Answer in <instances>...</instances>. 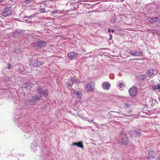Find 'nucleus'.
I'll return each instance as SVG.
<instances>
[{
	"label": "nucleus",
	"mask_w": 160,
	"mask_h": 160,
	"mask_svg": "<svg viewBox=\"0 0 160 160\" xmlns=\"http://www.w3.org/2000/svg\"><path fill=\"white\" fill-rule=\"evenodd\" d=\"M111 31V29H109L108 30V32L109 33Z\"/></svg>",
	"instance_id": "nucleus-37"
},
{
	"label": "nucleus",
	"mask_w": 160,
	"mask_h": 160,
	"mask_svg": "<svg viewBox=\"0 0 160 160\" xmlns=\"http://www.w3.org/2000/svg\"><path fill=\"white\" fill-rule=\"evenodd\" d=\"M132 112L131 110H129L127 112V113H125L124 114V115L125 116H132V115H129V114L131 112Z\"/></svg>",
	"instance_id": "nucleus-23"
},
{
	"label": "nucleus",
	"mask_w": 160,
	"mask_h": 160,
	"mask_svg": "<svg viewBox=\"0 0 160 160\" xmlns=\"http://www.w3.org/2000/svg\"><path fill=\"white\" fill-rule=\"evenodd\" d=\"M129 94L132 96H135L137 94V88L135 86H133L128 90Z\"/></svg>",
	"instance_id": "nucleus-8"
},
{
	"label": "nucleus",
	"mask_w": 160,
	"mask_h": 160,
	"mask_svg": "<svg viewBox=\"0 0 160 160\" xmlns=\"http://www.w3.org/2000/svg\"><path fill=\"white\" fill-rule=\"evenodd\" d=\"M94 83L93 82H90L86 86V89L88 92H92L94 90Z\"/></svg>",
	"instance_id": "nucleus-11"
},
{
	"label": "nucleus",
	"mask_w": 160,
	"mask_h": 160,
	"mask_svg": "<svg viewBox=\"0 0 160 160\" xmlns=\"http://www.w3.org/2000/svg\"><path fill=\"white\" fill-rule=\"evenodd\" d=\"M157 156L156 152L154 150H149L148 155L147 159L148 160H153L156 158Z\"/></svg>",
	"instance_id": "nucleus-5"
},
{
	"label": "nucleus",
	"mask_w": 160,
	"mask_h": 160,
	"mask_svg": "<svg viewBox=\"0 0 160 160\" xmlns=\"http://www.w3.org/2000/svg\"><path fill=\"white\" fill-rule=\"evenodd\" d=\"M52 13L54 14H56V13H59V11L58 10H56L53 11L52 12Z\"/></svg>",
	"instance_id": "nucleus-27"
},
{
	"label": "nucleus",
	"mask_w": 160,
	"mask_h": 160,
	"mask_svg": "<svg viewBox=\"0 0 160 160\" xmlns=\"http://www.w3.org/2000/svg\"><path fill=\"white\" fill-rule=\"evenodd\" d=\"M93 120H92L91 122H92V123H93Z\"/></svg>",
	"instance_id": "nucleus-39"
},
{
	"label": "nucleus",
	"mask_w": 160,
	"mask_h": 160,
	"mask_svg": "<svg viewBox=\"0 0 160 160\" xmlns=\"http://www.w3.org/2000/svg\"><path fill=\"white\" fill-rule=\"evenodd\" d=\"M45 9L44 8H42L40 9V12L41 13L44 12L45 11Z\"/></svg>",
	"instance_id": "nucleus-29"
},
{
	"label": "nucleus",
	"mask_w": 160,
	"mask_h": 160,
	"mask_svg": "<svg viewBox=\"0 0 160 160\" xmlns=\"http://www.w3.org/2000/svg\"><path fill=\"white\" fill-rule=\"evenodd\" d=\"M140 130H136L135 129L134 130V132L135 134V136L136 137H139L141 136V133L140 132Z\"/></svg>",
	"instance_id": "nucleus-13"
},
{
	"label": "nucleus",
	"mask_w": 160,
	"mask_h": 160,
	"mask_svg": "<svg viewBox=\"0 0 160 160\" xmlns=\"http://www.w3.org/2000/svg\"><path fill=\"white\" fill-rule=\"evenodd\" d=\"M159 19L158 17H148V20L151 23H156L159 21Z\"/></svg>",
	"instance_id": "nucleus-10"
},
{
	"label": "nucleus",
	"mask_w": 160,
	"mask_h": 160,
	"mask_svg": "<svg viewBox=\"0 0 160 160\" xmlns=\"http://www.w3.org/2000/svg\"><path fill=\"white\" fill-rule=\"evenodd\" d=\"M157 90H160V85L158 84H157Z\"/></svg>",
	"instance_id": "nucleus-31"
},
{
	"label": "nucleus",
	"mask_w": 160,
	"mask_h": 160,
	"mask_svg": "<svg viewBox=\"0 0 160 160\" xmlns=\"http://www.w3.org/2000/svg\"><path fill=\"white\" fill-rule=\"evenodd\" d=\"M2 0H0V2H2Z\"/></svg>",
	"instance_id": "nucleus-40"
},
{
	"label": "nucleus",
	"mask_w": 160,
	"mask_h": 160,
	"mask_svg": "<svg viewBox=\"0 0 160 160\" xmlns=\"http://www.w3.org/2000/svg\"><path fill=\"white\" fill-rule=\"evenodd\" d=\"M77 146L83 149V145L82 144V142L81 141H79L77 142Z\"/></svg>",
	"instance_id": "nucleus-17"
},
{
	"label": "nucleus",
	"mask_w": 160,
	"mask_h": 160,
	"mask_svg": "<svg viewBox=\"0 0 160 160\" xmlns=\"http://www.w3.org/2000/svg\"><path fill=\"white\" fill-rule=\"evenodd\" d=\"M152 89L155 90L156 89H157V85H152Z\"/></svg>",
	"instance_id": "nucleus-26"
},
{
	"label": "nucleus",
	"mask_w": 160,
	"mask_h": 160,
	"mask_svg": "<svg viewBox=\"0 0 160 160\" xmlns=\"http://www.w3.org/2000/svg\"><path fill=\"white\" fill-rule=\"evenodd\" d=\"M31 1V0H25V2L27 3H29Z\"/></svg>",
	"instance_id": "nucleus-30"
},
{
	"label": "nucleus",
	"mask_w": 160,
	"mask_h": 160,
	"mask_svg": "<svg viewBox=\"0 0 160 160\" xmlns=\"http://www.w3.org/2000/svg\"><path fill=\"white\" fill-rule=\"evenodd\" d=\"M135 53L137 55L136 56H142L143 53L141 51L138 52L137 51H135Z\"/></svg>",
	"instance_id": "nucleus-21"
},
{
	"label": "nucleus",
	"mask_w": 160,
	"mask_h": 160,
	"mask_svg": "<svg viewBox=\"0 0 160 160\" xmlns=\"http://www.w3.org/2000/svg\"><path fill=\"white\" fill-rule=\"evenodd\" d=\"M94 126L97 128L98 129L99 128V126L98 124L95 122H93Z\"/></svg>",
	"instance_id": "nucleus-28"
},
{
	"label": "nucleus",
	"mask_w": 160,
	"mask_h": 160,
	"mask_svg": "<svg viewBox=\"0 0 160 160\" xmlns=\"http://www.w3.org/2000/svg\"><path fill=\"white\" fill-rule=\"evenodd\" d=\"M32 64L33 67H39L42 65L44 63L42 59H36L33 62H31Z\"/></svg>",
	"instance_id": "nucleus-6"
},
{
	"label": "nucleus",
	"mask_w": 160,
	"mask_h": 160,
	"mask_svg": "<svg viewBox=\"0 0 160 160\" xmlns=\"http://www.w3.org/2000/svg\"><path fill=\"white\" fill-rule=\"evenodd\" d=\"M82 94V92L81 91H78L76 93L75 96H76L77 98H79V96L80 95H81Z\"/></svg>",
	"instance_id": "nucleus-22"
},
{
	"label": "nucleus",
	"mask_w": 160,
	"mask_h": 160,
	"mask_svg": "<svg viewBox=\"0 0 160 160\" xmlns=\"http://www.w3.org/2000/svg\"><path fill=\"white\" fill-rule=\"evenodd\" d=\"M120 138L122 144L126 145L129 142L128 139L124 132H121Z\"/></svg>",
	"instance_id": "nucleus-4"
},
{
	"label": "nucleus",
	"mask_w": 160,
	"mask_h": 160,
	"mask_svg": "<svg viewBox=\"0 0 160 160\" xmlns=\"http://www.w3.org/2000/svg\"><path fill=\"white\" fill-rule=\"evenodd\" d=\"M33 84L32 83L29 84L25 83L22 85V88L23 91H26V90H29L32 87Z\"/></svg>",
	"instance_id": "nucleus-9"
},
{
	"label": "nucleus",
	"mask_w": 160,
	"mask_h": 160,
	"mask_svg": "<svg viewBox=\"0 0 160 160\" xmlns=\"http://www.w3.org/2000/svg\"><path fill=\"white\" fill-rule=\"evenodd\" d=\"M110 86V85L109 83H104L102 84V87L104 89L106 90L109 89Z\"/></svg>",
	"instance_id": "nucleus-16"
},
{
	"label": "nucleus",
	"mask_w": 160,
	"mask_h": 160,
	"mask_svg": "<svg viewBox=\"0 0 160 160\" xmlns=\"http://www.w3.org/2000/svg\"><path fill=\"white\" fill-rule=\"evenodd\" d=\"M111 32H112L113 33L114 32V29H112V30H111Z\"/></svg>",
	"instance_id": "nucleus-38"
},
{
	"label": "nucleus",
	"mask_w": 160,
	"mask_h": 160,
	"mask_svg": "<svg viewBox=\"0 0 160 160\" xmlns=\"http://www.w3.org/2000/svg\"><path fill=\"white\" fill-rule=\"evenodd\" d=\"M159 21V24H160V21Z\"/></svg>",
	"instance_id": "nucleus-42"
},
{
	"label": "nucleus",
	"mask_w": 160,
	"mask_h": 160,
	"mask_svg": "<svg viewBox=\"0 0 160 160\" xmlns=\"http://www.w3.org/2000/svg\"><path fill=\"white\" fill-rule=\"evenodd\" d=\"M89 122H90L91 121H90V120H88V121Z\"/></svg>",
	"instance_id": "nucleus-41"
},
{
	"label": "nucleus",
	"mask_w": 160,
	"mask_h": 160,
	"mask_svg": "<svg viewBox=\"0 0 160 160\" xmlns=\"http://www.w3.org/2000/svg\"><path fill=\"white\" fill-rule=\"evenodd\" d=\"M71 79L72 84H73V83L78 84L79 83L78 79H74L72 78H71Z\"/></svg>",
	"instance_id": "nucleus-19"
},
{
	"label": "nucleus",
	"mask_w": 160,
	"mask_h": 160,
	"mask_svg": "<svg viewBox=\"0 0 160 160\" xmlns=\"http://www.w3.org/2000/svg\"><path fill=\"white\" fill-rule=\"evenodd\" d=\"M146 78V76L144 74L141 75L139 76V78L140 80L143 81Z\"/></svg>",
	"instance_id": "nucleus-20"
},
{
	"label": "nucleus",
	"mask_w": 160,
	"mask_h": 160,
	"mask_svg": "<svg viewBox=\"0 0 160 160\" xmlns=\"http://www.w3.org/2000/svg\"><path fill=\"white\" fill-rule=\"evenodd\" d=\"M157 160H160V156L157 158Z\"/></svg>",
	"instance_id": "nucleus-36"
},
{
	"label": "nucleus",
	"mask_w": 160,
	"mask_h": 160,
	"mask_svg": "<svg viewBox=\"0 0 160 160\" xmlns=\"http://www.w3.org/2000/svg\"><path fill=\"white\" fill-rule=\"evenodd\" d=\"M77 53L76 52H72L68 54V56L71 59H73L76 58Z\"/></svg>",
	"instance_id": "nucleus-12"
},
{
	"label": "nucleus",
	"mask_w": 160,
	"mask_h": 160,
	"mask_svg": "<svg viewBox=\"0 0 160 160\" xmlns=\"http://www.w3.org/2000/svg\"><path fill=\"white\" fill-rule=\"evenodd\" d=\"M47 43L45 41H37L34 42L32 44V45L35 49H38L46 47Z\"/></svg>",
	"instance_id": "nucleus-1"
},
{
	"label": "nucleus",
	"mask_w": 160,
	"mask_h": 160,
	"mask_svg": "<svg viewBox=\"0 0 160 160\" xmlns=\"http://www.w3.org/2000/svg\"><path fill=\"white\" fill-rule=\"evenodd\" d=\"M38 91L44 97H47L48 95V92L47 89L43 90L42 88L39 87L37 89Z\"/></svg>",
	"instance_id": "nucleus-7"
},
{
	"label": "nucleus",
	"mask_w": 160,
	"mask_h": 160,
	"mask_svg": "<svg viewBox=\"0 0 160 160\" xmlns=\"http://www.w3.org/2000/svg\"><path fill=\"white\" fill-rule=\"evenodd\" d=\"M12 14V8L11 7L5 8L1 12V15L5 17L10 16Z\"/></svg>",
	"instance_id": "nucleus-3"
},
{
	"label": "nucleus",
	"mask_w": 160,
	"mask_h": 160,
	"mask_svg": "<svg viewBox=\"0 0 160 160\" xmlns=\"http://www.w3.org/2000/svg\"><path fill=\"white\" fill-rule=\"evenodd\" d=\"M129 134L130 136L132 138H135L136 137L135 136V134L134 132V130L132 131L131 130L129 131Z\"/></svg>",
	"instance_id": "nucleus-18"
},
{
	"label": "nucleus",
	"mask_w": 160,
	"mask_h": 160,
	"mask_svg": "<svg viewBox=\"0 0 160 160\" xmlns=\"http://www.w3.org/2000/svg\"><path fill=\"white\" fill-rule=\"evenodd\" d=\"M73 92V93L74 94H76V93L77 92L76 90L74 89L72 91Z\"/></svg>",
	"instance_id": "nucleus-33"
},
{
	"label": "nucleus",
	"mask_w": 160,
	"mask_h": 160,
	"mask_svg": "<svg viewBox=\"0 0 160 160\" xmlns=\"http://www.w3.org/2000/svg\"><path fill=\"white\" fill-rule=\"evenodd\" d=\"M66 83V87L68 88L71 86L73 85L71 78L69 79Z\"/></svg>",
	"instance_id": "nucleus-15"
},
{
	"label": "nucleus",
	"mask_w": 160,
	"mask_h": 160,
	"mask_svg": "<svg viewBox=\"0 0 160 160\" xmlns=\"http://www.w3.org/2000/svg\"><path fill=\"white\" fill-rule=\"evenodd\" d=\"M109 35L110 37L109 39L110 40H111L112 39V35L111 34H109Z\"/></svg>",
	"instance_id": "nucleus-34"
},
{
	"label": "nucleus",
	"mask_w": 160,
	"mask_h": 160,
	"mask_svg": "<svg viewBox=\"0 0 160 160\" xmlns=\"http://www.w3.org/2000/svg\"><path fill=\"white\" fill-rule=\"evenodd\" d=\"M133 56H136V54L135 53V51L134 50H131L129 52Z\"/></svg>",
	"instance_id": "nucleus-24"
},
{
	"label": "nucleus",
	"mask_w": 160,
	"mask_h": 160,
	"mask_svg": "<svg viewBox=\"0 0 160 160\" xmlns=\"http://www.w3.org/2000/svg\"><path fill=\"white\" fill-rule=\"evenodd\" d=\"M77 142H73L72 144V145H75L76 146H77Z\"/></svg>",
	"instance_id": "nucleus-35"
},
{
	"label": "nucleus",
	"mask_w": 160,
	"mask_h": 160,
	"mask_svg": "<svg viewBox=\"0 0 160 160\" xmlns=\"http://www.w3.org/2000/svg\"><path fill=\"white\" fill-rule=\"evenodd\" d=\"M155 70L152 68L149 69L148 71V76H150L154 73Z\"/></svg>",
	"instance_id": "nucleus-14"
},
{
	"label": "nucleus",
	"mask_w": 160,
	"mask_h": 160,
	"mask_svg": "<svg viewBox=\"0 0 160 160\" xmlns=\"http://www.w3.org/2000/svg\"><path fill=\"white\" fill-rule=\"evenodd\" d=\"M119 86L120 88H123L124 87V85L123 83L122 82L120 83L119 84Z\"/></svg>",
	"instance_id": "nucleus-25"
},
{
	"label": "nucleus",
	"mask_w": 160,
	"mask_h": 160,
	"mask_svg": "<svg viewBox=\"0 0 160 160\" xmlns=\"http://www.w3.org/2000/svg\"><path fill=\"white\" fill-rule=\"evenodd\" d=\"M42 97V96L38 94L31 97L28 100L29 104L30 105H35L41 99Z\"/></svg>",
	"instance_id": "nucleus-2"
},
{
	"label": "nucleus",
	"mask_w": 160,
	"mask_h": 160,
	"mask_svg": "<svg viewBox=\"0 0 160 160\" xmlns=\"http://www.w3.org/2000/svg\"><path fill=\"white\" fill-rule=\"evenodd\" d=\"M11 66L10 65V64H8V68L10 69L11 68Z\"/></svg>",
	"instance_id": "nucleus-32"
}]
</instances>
